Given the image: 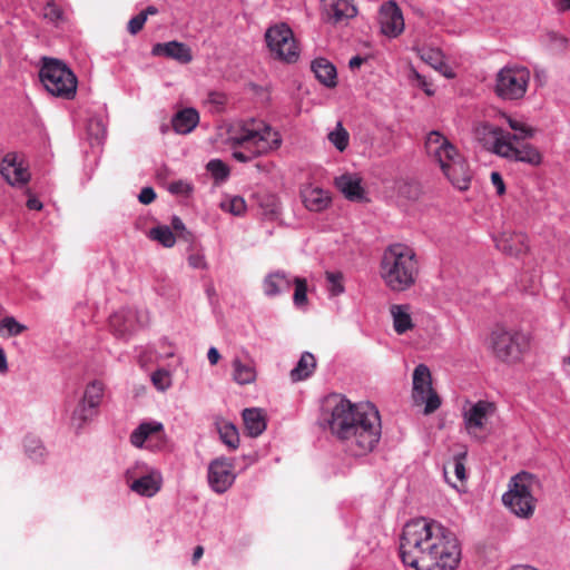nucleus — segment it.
Listing matches in <instances>:
<instances>
[{"label": "nucleus", "instance_id": "20", "mask_svg": "<svg viewBox=\"0 0 570 570\" xmlns=\"http://www.w3.org/2000/svg\"><path fill=\"white\" fill-rule=\"evenodd\" d=\"M0 173L11 186H23L30 179L28 168L19 159L18 155L13 153H9L3 157L0 164Z\"/></svg>", "mask_w": 570, "mask_h": 570}, {"label": "nucleus", "instance_id": "40", "mask_svg": "<svg viewBox=\"0 0 570 570\" xmlns=\"http://www.w3.org/2000/svg\"><path fill=\"white\" fill-rule=\"evenodd\" d=\"M327 292L330 297H335L345 292L343 274L341 272H326Z\"/></svg>", "mask_w": 570, "mask_h": 570}, {"label": "nucleus", "instance_id": "43", "mask_svg": "<svg viewBox=\"0 0 570 570\" xmlns=\"http://www.w3.org/2000/svg\"><path fill=\"white\" fill-rule=\"evenodd\" d=\"M151 382L158 391L165 392L171 386V375L169 371L158 368L151 373Z\"/></svg>", "mask_w": 570, "mask_h": 570}, {"label": "nucleus", "instance_id": "12", "mask_svg": "<svg viewBox=\"0 0 570 570\" xmlns=\"http://www.w3.org/2000/svg\"><path fill=\"white\" fill-rule=\"evenodd\" d=\"M530 81V70L523 66H505L497 75L495 94L504 100L524 97Z\"/></svg>", "mask_w": 570, "mask_h": 570}, {"label": "nucleus", "instance_id": "19", "mask_svg": "<svg viewBox=\"0 0 570 570\" xmlns=\"http://www.w3.org/2000/svg\"><path fill=\"white\" fill-rule=\"evenodd\" d=\"M380 24L382 32L390 38H396L403 32L404 18L401 9L394 1L382 4L380 9Z\"/></svg>", "mask_w": 570, "mask_h": 570}, {"label": "nucleus", "instance_id": "28", "mask_svg": "<svg viewBox=\"0 0 570 570\" xmlns=\"http://www.w3.org/2000/svg\"><path fill=\"white\" fill-rule=\"evenodd\" d=\"M312 71L316 79L327 88H334L337 83V72L333 63L325 58H317L312 62Z\"/></svg>", "mask_w": 570, "mask_h": 570}, {"label": "nucleus", "instance_id": "38", "mask_svg": "<svg viewBox=\"0 0 570 570\" xmlns=\"http://www.w3.org/2000/svg\"><path fill=\"white\" fill-rule=\"evenodd\" d=\"M294 295L293 303L295 307L303 308L307 304V281L303 277L293 276Z\"/></svg>", "mask_w": 570, "mask_h": 570}, {"label": "nucleus", "instance_id": "46", "mask_svg": "<svg viewBox=\"0 0 570 570\" xmlns=\"http://www.w3.org/2000/svg\"><path fill=\"white\" fill-rule=\"evenodd\" d=\"M194 190L191 183L178 179L168 185V191L176 196H189Z\"/></svg>", "mask_w": 570, "mask_h": 570}, {"label": "nucleus", "instance_id": "21", "mask_svg": "<svg viewBox=\"0 0 570 570\" xmlns=\"http://www.w3.org/2000/svg\"><path fill=\"white\" fill-rule=\"evenodd\" d=\"M293 286V275L284 269L267 273L262 281L265 297L272 299L287 294Z\"/></svg>", "mask_w": 570, "mask_h": 570}, {"label": "nucleus", "instance_id": "1", "mask_svg": "<svg viewBox=\"0 0 570 570\" xmlns=\"http://www.w3.org/2000/svg\"><path fill=\"white\" fill-rule=\"evenodd\" d=\"M399 552L403 564L415 570H454L462 556L456 534L441 522L426 518L404 524Z\"/></svg>", "mask_w": 570, "mask_h": 570}, {"label": "nucleus", "instance_id": "14", "mask_svg": "<svg viewBox=\"0 0 570 570\" xmlns=\"http://www.w3.org/2000/svg\"><path fill=\"white\" fill-rule=\"evenodd\" d=\"M129 441L134 448L154 453L165 451L168 445L164 424L156 420L140 422L130 433Z\"/></svg>", "mask_w": 570, "mask_h": 570}, {"label": "nucleus", "instance_id": "36", "mask_svg": "<svg viewBox=\"0 0 570 570\" xmlns=\"http://www.w3.org/2000/svg\"><path fill=\"white\" fill-rule=\"evenodd\" d=\"M328 141L338 150L344 151L350 144V134L343 127L342 122L338 121L335 128L327 135Z\"/></svg>", "mask_w": 570, "mask_h": 570}, {"label": "nucleus", "instance_id": "34", "mask_svg": "<svg viewBox=\"0 0 570 570\" xmlns=\"http://www.w3.org/2000/svg\"><path fill=\"white\" fill-rule=\"evenodd\" d=\"M23 449L26 455L37 463L42 462L47 453L42 442L33 435H27L24 438Z\"/></svg>", "mask_w": 570, "mask_h": 570}, {"label": "nucleus", "instance_id": "31", "mask_svg": "<svg viewBox=\"0 0 570 570\" xmlns=\"http://www.w3.org/2000/svg\"><path fill=\"white\" fill-rule=\"evenodd\" d=\"M393 318L394 331L402 335L412 330L414 324L411 317L410 306L406 304H395L390 308Z\"/></svg>", "mask_w": 570, "mask_h": 570}, {"label": "nucleus", "instance_id": "6", "mask_svg": "<svg viewBox=\"0 0 570 570\" xmlns=\"http://www.w3.org/2000/svg\"><path fill=\"white\" fill-rule=\"evenodd\" d=\"M425 149L439 165L453 187L464 191L470 188L472 174L468 161L458 148L441 132L432 130L425 139Z\"/></svg>", "mask_w": 570, "mask_h": 570}, {"label": "nucleus", "instance_id": "26", "mask_svg": "<svg viewBox=\"0 0 570 570\" xmlns=\"http://www.w3.org/2000/svg\"><path fill=\"white\" fill-rule=\"evenodd\" d=\"M302 200L309 212H323L331 204V196L327 190L320 187H307L302 190Z\"/></svg>", "mask_w": 570, "mask_h": 570}, {"label": "nucleus", "instance_id": "25", "mask_svg": "<svg viewBox=\"0 0 570 570\" xmlns=\"http://www.w3.org/2000/svg\"><path fill=\"white\" fill-rule=\"evenodd\" d=\"M335 186L350 202L363 203L367 200L362 180L356 175L343 174L336 177Z\"/></svg>", "mask_w": 570, "mask_h": 570}, {"label": "nucleus", "instance_id": "47", "mask_svg": "<svg viewBox=\"0 0 570 570\" xmlns=\"http://www.w3.org/2000/svg\"><path fill=\"white\" fill-rule=\"evenodd\" d=\"M466 458V453H458L453 456V465H454V473L458 480L464 481L466 479V471L464 461Z\"/></svg>", "mask_w": 570, "mask_h": 570}, {"label": "nucleus", "instance_id": "48", "mask_svg": "<svg viewBox=\"0 0 570 570\" xmlns=\"http://www.w3.org/2000/svg\"><path fill=\"white\" fill-rule=\"evenodd\" d=\"M43 16L51 22H58L62 19V10L56 6L55 0H49L45 7Z\"/></svg>", "mask_w": 570, "mask_h": 570}, {"label": "nucleus", "instance_id": "41", "mask_svg": "<svg viewBox=\"0 0 570 570\" xmlns=\"http://www.w3.org/2000/svg\"><path fill=\"white\" fill-rule=\"evenodd\" d=\"M206 168L216 181H225L229 176L228 166L220 159L209 160Z\"/></svg>", "mask_w": 570, "mask_h": 570}, {"label": "nucleus", "instance_id": "44", "mask_svg": "<svg viewBox=\"0 0 570 570\" xmlns=\"http://www.w3.org/2000/svg\"><path fill=\"white\" fill-rule=\"evenodd\" d=\"M6 330L8 336H18L27 330V326L19 323L13 316H6L0 320V331Z\"/></svg>", "mask_w": 570, "mask_h": 570}, {"label": "nucleus", "instance_id": "51", "mask_svg": "<svg viewBox=\"0 0 570 570\" xmlns=\"http://www.w3.org/2000/svg\"><path fill=\"white\" fill-rule=\"evenodd\" d=\"M190 267L196 269H206L207 262L203 253H193L187 258Z\"/></svg>", "mask_w": 570, "mask_h": 570}, {"label": "nucleus", "instance_id": "61", "mask_svg": "<svg viewBox=\"0 0 570 570\" xmlns=\"http://www.w3.org/2000/svg\"><path fill=\"white\" fill-rule=\"evenodd\" d=\"M560 7L562 10H570V0H560Z\"/></svg>", "mask_w": 570, "mask_h": 570}, {"label": "nucleus", "instance_id": "64", "mask_svg": "<svg viewBox=\"0 0 570 570\" xmlns=\"http://www.w3.org/2000/svg\"><path fill=\"white\" fill-rule=\"evenodd\" d=\"M160 129H161V131H163V132H166V131H167V126L163 125V126L160 127Z\"/></svg>", "mask_w": 570, "mask_h": 570}, {"label": "nucleus", "instance_id": "35", "mask_svg": "<svg viewBox=\"0 0 570 570\" xmlns=\"http://www.w3.org/2000/svg\"><path fill=\"white\" fill-rule=\"evenodd\" d=\"M148 237L151 240L158 242L160 245H163L166 248L173 247L176 243V237L174 235V232L167 225H158V226L153 227L148 232Z\"/></svg>", "mask_w": 570, "mask_h": 570}, {"label": "nucleus", "instance_id": "22", "mask_svg": "<svg viewBox=\"0 0 570 570\" xmlns=\"http://www.w3.org/2000/svg\"><path fill=\"white\" fill-rule=\"evenodd\" d=\"M323 17L327 22L342 23L357 14L353 0H322Z\"/></svg>", "mask_w": 570, "mask_h": 570}, {"label": "nucleus", "instance_id": "30", "mask_svg": "<svg viewBox=\"0 0 570 570\" xmlns=\"http://www.w3.org/2000/svg\"><path fill=\"white\" fill-rule=\"evenodd\" d=\"M316 358L312 353H302L297 364L289 373L292 382L296 383L311 377L316 368Z\"/></svg>", "mask_w": 570, "mask_h": 570}, {"label": "nucleus", "instance_id": "23", "mask_svg": "<svg viewBox=\"0 0 570 570\" xmlns=\"http://www.w3.org/2000/svg\"><path fill=\"white\" fill-rule=\"evenodd\" d=\"M151 55L154 57H166L181 65H187L193 60L190 48L186 43L176 40L155 43L151 48Z\"/></svg>", "mask_w": 570, "mask_h": 570}, {"label": "nucleus", "instance_id": "5", "mask_svg": "<svg viewBox=\"0 0 570 570\" xmlns=\"http://www.w3.org/2000/svg\"><path fill=\"white\" fill-rule=\"evenodd\" d=\"M419 274L415 252L404 244H392L383 252L380 276L385 286L396 293L407 291Z\"/></svg>", "mask_w": 570, "mask_h": 570}, {"label": "nucleus", "instance_id": "4", "mask_svg": "<svg viewBox=\"0 0 570 570\" xmlns=\"http://www.w3.org/2000/svg\"><path fill=\"white\" fill-rule=\"evenodd\" d=\"M476 135L484 149L501 158L533 167L542 163V155L533 145L525 142L515 146L513 144L519 141L518 134H511L499 126L484 122L478 127Z\"/></svg>", "mask_w": 570, "mask_h": 570}, {"label": "nucleus", "instance_id": "58", "mask_svg": "<svg viewBox=\"0 0 570 570\" xmlns=\"http://www.w3.org/2000/svg\"><path fill=\"white\" fill-rule=\"evenodd\" d=\"M364 60L365 59L362 58L361 56H354L351 58L348 66L351 69L360 68L363 65Z\"/></svg>", "mask_w": 570, "mask_h": 570}, {"label": "nucleus", "instance_id": "42", "mask_svg": "<svg viewBox=\"0 0 570 570\" xmlns=\"http://www.w3.org/2000/svg\"><path fill=\"white\" fill-rule=\"evenodd\" d=\"M505 119L509 127L514 131V134L519 135V140L532 138L534 136L535 130L525 125L523 121L512 118L510 116H505Z\"/></svg>", "mask_w": 570, "mask_h": 570}, {"label": "nucleus", "instance_id": "9", "mask_svg": "<svg viewBox=\"0 0 570 570\" xmlns=\"http://www.w3.org/2000/svg\"><path fill=\"white\" fill-rule=\"evenodd\" d=\"M491 348L502 362H519L529 350L530 337L522 331L497 327L490 336Z\"/></svg>", "mask_w": 570, "mask_h": 570}, {"label": "nucleus", "instance_id": "39", "mask_svg": "<svg viewBox=\"0 0 570 570\" xmlns=\"http://www.w3.org/2000/svg\"><path fill=\"white\" fill-rule=\"evenodd\" d=\"M89 137L97 144H100L107 134V128L104 118L91 117L87 125Z\"/></svg>", "mask_w": 570, "mask_h": 570}, {"label": "nucleus", "instance_id": "62", "mask_svg": "<svg viewBox=\"0 0 570 570\" xmlns=\"http://www.w3.org/2000/svg\"><path fill=\"white\" fill-rule=\"evenodd\" d=\"M551 38H553V39L558 40V41L560 42V45H562V46H563V45L566 43V41H567V40H566V38H563V37H561V36H558V35H554V33L551 36Z\"/></svg>", "mask_w": 570, "mask_h": 570}, {"label": "nucleus", "instance_id": "49", "mask_svg": "<svg viewBox=\"0 0 570 570\" xmlns=\"http://www.w3.org/2000/svg\"><path fill=\"white\" fill-rule=\"evenodd\" d=\"M412 79L416 80L417 87H420L428 96L434 95L432 83L426 79V77L422 76L415 69L412 70Z\"/></svg>", "mask_w": 570, "mask_h": 570}, {"label": "nucleus", "instance_id": "18", "mask_svg": "<svg viewBox=\"0 0 570 570\" xmlns=\"http://www.w3.org/2000/svg\"><path fill=\"white\" fill-rule=\"evenodd\" d=\"M494 412L495 405L492 402L480 400L471 404L463 412L464 425L468 433L472 436H476V433L484 428Z\"/></svg>", "mask_w": 570, "mask_h": 570}, {"label": "nucleus", "instance_id": "16", "mask_svg": "<svg viewBox=\"0 0 570 570\" xmlns=\"http://www.w3.org/2000/svg\"><path fill=\"white\" fill-rule=\"evenodd\" d=\"M413 394L416 401L425 403L424 412L426 414L436 411L441 405V400L432 389V379L429 367L419 364L413 372Z\"/></svg>", "mask_w": 570, "mask_h": 570}, {"label": "nucleus", "instance_id": "32", "mask_svg": "<svg viewBox=\"0 0 570 570\" xmlns=\"http://www.w3.org/2000/svg\"><path fill=\"white\" fill-rule=\"evenodd\" d=\"M216 425L220 441L229 450H236L239 446V434L236 426L227 421L217 422Z\"/></svg>", "mask_w": 570, "mask_h": 570}, {"label": "nucleus", "instance_id": "2", "mask_svg": "<svg viewBox=\"0 0 570 570\" xmlns=\"http://www.w3.org/2000/svg\"><path fill=\"white\" fill-rule=\"evenodd\" d=\"M330 430L355 458L372 452L380 442L382 423L379 410L372 403H352L341 399L328 420Z\"/></svg>", "mask_w": 570, "mask_h": 570}, {"label": "nucleus", "instance_id": "55", "mask_svg": "<svg viewBox=\"0 0 570 570\" xmlns=\"http://www.w3.org/2000/svg\"><path fill=\"white\" fill-rule=\"evenodd\" d=\"M159 348H164L163 352H159V356L163 358H169L175 355L174 348H171L169 341L166 337H163L158 343Z\"/></svg>", "mask_w": 570, "mask_h": 570}, {"label": "nucleus", "instance_id": "37", "mask_svg": "<svg viewBox=\"0 0 570 570\" xmlns=\"http://www.w3.org/2000/svg\"><path fill=\"white\" fill-rule=\"evenodd\" d=\"M158 13V9L155 6H148L145 10L132 17L128 21L127 30L131 35H137L142 28L148 16Z\"/></svg>", "mask_w": 570, "mask_h": 570}, {"label": "nucleus", "instance_id": "52", "mask_svg": "<svg viewBox=\"0 0 570 570\" xmlns=\"http://www.w3.org/2000/svg\"><path fill=\"white\" fill-rule=\"evenodd\" d=\"M491 183L494 186L498 195H503L505 193V184L503 178L499 171L491 173Z\"/></svg>", "mask_w": 570, "mask_h": 570}, {"label": "nucleus", "instance_id": "29", "mask_svg": "<svg viewBox=\"0 0 570 570\" xmlns=\"http://www.w3.org/2000/svg\"><path fill=\"white\" fill-rule=\"evenodd\" d=\"M243 421L247 434L252 438L259 436L267 426L263 411L256 407L245 409L243 411Z\"/></svg>", "mask_w": 570, "mask_h": 570}, {"label": "nucleus", "instance_id": "3", "mask_svg": "<svg viewBox=\"0 0 570 570\" xmlns=\"http://www.w3.org/2000/svg\"><path fill=\"white\" fill-rule=\"evenodd\" d=\"M232 157L249 163L257 157L278 150L283 144L281 132L262 119L249 118L233 124L228 129Z\"/></svg>", "mask_w": 570, "mask_h": 570}, {"label": "nucleus", "instance_id": "17", "mask_svg": "<svg viewBox=\"0 0 570 570\" xmlns=\"http://www.w3.org/2000/svg\"><path fill=\"white\" fill-rule=\"evenodd\" d=\"M207 479L214 492L225 493L236 480L233 460L225 456L214 459L208 465Z\"/></svg>", "mask_w": 570, "mask_h": 570}, {"label": "nucleus", "instance_id": "63", "mask_svg": "<svg viewBox=\"0 0 570 570\" xmlns=\"http://www.w3.org/2000/svg\"><path fill=\"white\" fill-rule=\"evenodd\" d=\"M256 168H257L258 170H265V169H266V165H264V164H262V163H257V164H256Z\"/></svg>", "mask_w": 570, "mask_h": 570}, {"label": "nucleus", "instance_id": "13", "mask_svg": "<svg viewBox=\"0 0 570 570\" xmlns=\"http://www.w3.org/2000/svg\"><path fill=\"white\" fill-rule=\"evenodd\" d=\"M266 43L273 55L288 63L299 57V49L292 29L286 23L269 27L265 33Z\"/></svg>", "mask_w": 570, "mask_h": 570}, {"label": "nucleus", "instance_id": "11", "mask_svg": "<svg viewBox=\"0 0 570 570\" xmlns=\"http://www.w3.org/2000/svg\"><path fill=\"white\" fill-rule=\"evenodd\" d=\"M125 480L129 489L144 498L155 497L163 488L164 478L159 469L137 461L125 472Z\"/></svg>", "mask_w": 570, "mask_h": 570}, {"label": "nucleus", "instance_id": "24", "mask_svg": "<svg viewBox=\"0 0 570 570\" xmlns=\"http://www.w3.org/2000/svg\"><path fill=\"white\" fill-rule=\"evenodd\" d=\"M494 242L499 250L510 256H521L529 249L528 237L523 233H503Z\"/></svg>", "mask_w": 570, "mask_h": 570}, {"label": "nucleus", "instance_id": "7", "mask_svg": "<svg viewBox=\"0 0 570 570\" xmlns=\"http://www.w3.org/2000/svg\"><path fill=\"white\" fill-rule=\"evenodd\" d=\"M538 483V479L531 473L515 474L509 482V490L502 495V502L513 514L520 518L531 517L535 509L533 491Z\"/></svg>", "mask_w": 570, "mask_h": 570}, {"label": "nucleus", "instance_id": "54", "mask_svg": "<svg viewBox=\"0 0 570 570\" xmlns=\"http://www.w3.org/2000/svg\"><path fill=\"white\" fill-rule=\"evenodd\" d=\"M170 224L171 230H175L178 236L185 237V234L189 235V232L186 229L184 222L178 216L174 215L171 217Z\"/></svg>", "mask_w": 570, "mask_h": 570}, {"label": "nucleus", "instance_id": "56", "mask_svg": "<svg viewBox=\"0 0 570 570\" xmlns=\"http://www.w3.org/2000/svg\"><path fill=\"white\" fill-rule=\"evenodd\" d=\"M207 358H208V362L210 363V365L217 364L220 358V354H219L218 350L214 346L209 347V350L207 352Z\"/></svg>", "mask_w": 570, "mask_h": 570}, {"label": "nucleus", "instance_id": "59", "mask_svg": "<svg viewBox=\"0 0 570 570\" xmlns=\"http://www.w3.org/2000/svg\"><path fill=\"white\" fill-rule=\"evenodd\" d=\"M8 370L7 357L3 348L0 347V372H6Z\"/></svg>", "mask_w": 570, "mask_h": 570}, {"label": "nucleus", "instance_id": "45", "mask_svg": "<svg viewBox=\"0 0 570 570\" xmlns=\"http://www.w3.org/2000/svg\"><path fill=\"white\" fill-rule=\"evenodd\" d=\"M420 57L423 61L429 63L434 69H441L443 66L442 55L440 50L436 49H422L420 51Z\"/></svg>", "mask_w": 570, "mask_h": 570}, {"label": "nucleus", "instance_id": "57", "mask_svg": "<svg viewBox=\"0 0 570 570\" xmlns=\"http://www.w3.org/2000/svg\"><path fill=\"white\" fill-rule=\"evenodd\" d=\"M27 207L30 210H40L42 208V203L39 199L31 197L27 200Z\"/></svg>", "mask_w": 570, "mask_h": 570}, {"label": "nucleus", "instance_id": "10", "mask_svg": "<svg viewBox=\"0 0 570 570\" xmlns=\"http://www.w3.org/2000/svg\"><path fill=\"white\" fill-rule=\"evenodd\" d=\"M104 396L105 385L101 381L94 380L86 385L70 416V424L77 434L98 417Z\"/></svg>", "mask_w": 570, "mask_h": 570}, {"label": "nucleus", "instance_id": "50", "mask_svg": "<svg viewBox=\"0 0 570 570\" xmlns=\"http://www.w3.org/2000/svg\"><path fill=\"white\" fill-rule=\"evenodd\" d=\"M226 209L233 215L239 216L246 209L245 200L240 197H234L229 200Z\"/></svg>", "mask_w": 570, "mask_h": 570}, {"label": "nucleus", "instance_id": "27", "mask_svg": "<svg viewBox=\"0 0 570 570\" xmlns=\"http://www.w3.org/2000/svg\"><path fill=\"white\" fill-rule=\"evenodd\" d=\"M199 122V114L195 108H184L171 118V126L176 134L186 135L193 131Z\"/></svg>", "mask_w": 570, "mask_h": 570}, {"label": "nucleus", "instance_id": "53", "mask_svg": "<svg viewBox=\"0 0 570 570\" xmlns=\"http://www.w3.org/2000/svg\"><path fill=\"white\" fill-rule=\"evenodd\" d=\"M155 198L156 193L153 187H144L138 195L139 202L144 205L153 203Z\"/></svg>", "mask_w": 570, "mask_h": 570}, {"label": "nucleus", "instance_id": "33", "mask_svg": "<svg viewBox=\"0 0 570 570\" xmlns=\"http://www.w3.org/2000/svg\"><path fill=\"white\" fill-rule=\"evenodd\" d=\"M233 377L240 385L249 384L255 381V368L250 364L243 363L239 358L233 361Z\"/></svg>", "mask_w": 570, "mask_h": 570}, {"label": "nucleus", "instance_id": "15", "mask_svg": "<svg viewBox=\"0 0 570 570\" xmlns=\"http://www.w3.org/2000/svg\"><path fill=\"white\" fill-rule=\"evenodd\" d=\"M148 322L147 311L122 307L110 315L109 327L117 338L128 341L138 330L147 326Z\"/></svg>", "mask_w": 570, "mask_h": 570}, {"label": "nucleus", "instance_id": "8", "mask_svg": "<svg viewBox=\"0 0 570 570\" xmlns=\"http://www.w3.org/2000/svg\"><path fill=\"white\" fill-rule=\"evenodd\" d=\"M39 77L50 95L67 100L76 96L77 77L63 62L57 59H46L40 68Z\"/></svg>", "mask_w": 570, "mask_h": 570}, {"label": "nucleus", "instance_id": "60", "mask_svg": "<svg viewBox=\"0 0 570 570\" xmlns=\"http://www.w3.org/2000/svg\"><path fill=\"white\" fill-rule=\"evenodd\" d=\"M204 554V548L202 546H197L193 553V562L196 563Z\"/></svg>", "mask_w": 570, "mask_h": 570}]
</instances>
